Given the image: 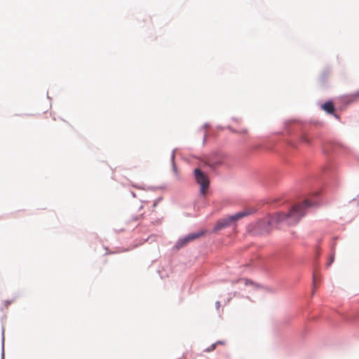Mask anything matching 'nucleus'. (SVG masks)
Masks as SVG:
<instances>
[{"instance_id":"nucleus-1","label":"nucleus","mask_w":359,"mask_h":359,"mask_svg":"<svg viewBox=\"0 0 359 359\" xmlns=\"http://www.w3.org/2000/svg\"><path fill=\"white\" fill-rule=\"evenodd\" d=\"M312 204L308 200H305L302 203L294 205L287 214L281 212L273 214L269 223L273 224L285 220L289 224H295L305 215L306 210Z\"/></svg>"},{"instance_id":"nucleus-2","label":"nucleus","mask_w":359,"mask_h":359,"mask_svg":"<svg viewBox=\"0 0 359 359\" xmlns=\"http://www.w3.org/2000/svg\"><path fill=\"white\" fill-rule=\"evenodd\" d=\"M247 215H248V213L246 212H238L232 216H230L227 218H224L222 220H219L217 223L216 226H215L214 231H217L223 228H225V227L229 226L232 222L238 220Z\"/></svg>"},{"instance_id":"nucleus-3","label":"nucleus","mask_w":359,"mask_h":359,"mask_svg":"<svg viewBox=\"0 0 359 359\" xmlns=\"http://www.w3.org/2000/svg\"><path fill=\"white\" fill-rule=\"evenodd\" d=\"M194 174L196 182L201 185V194L205 196L209 187V180L198 168L194 170Z\"/></svg>"},{"instance_id":"nucleus-4","label":"nucleus","mask_w":359,"mask_h":359,"mask_svg":"<svg viewBox=\"0 0 359 359\" xmlns=\"http://www.w3.org/2000/svg\"><path fill=\"white\" fill-rule=\"evenodd\" d=\"M204 233L203 231H201L198 233H191L185 236L184 238L180 239L176 244V247L177 248H180L184 245H186L187 243H189L191 241H193L196 240V238H199Z\"/></svg>"},{"instance_id":"nucleus-5","label":"nucleus","mask_w":359,"mask_h":359,"mask_svg":"<svg viewBox=\"0 0 359 359\" xmlns=\"http://www.w3.org/2000/svg\"><path fill=\"white\" fill-rule=\"evenodd\" d=\"M223 162L222 158L219 157V159L217 161H214L212 159L208 160V164L212 169L216 168L217 166L220 165Z\"/></svg>"},{"instance_id":"nucleus-6","label":"nucleus","mask_w":359,"mask_h":359,"mask_svg":"<svg viewBox=\"0 0 359 359\" xmlns=\"http://www.w3.org/2000/svg\"><path fill=\"white\" fill-rule=\"evenodd\" d=\"M323 109L329 114H332L334 111V107L332 102H327L323 105Z\"/></svg>"},{"instance_id":"nucleus-7","label":"nucleus","mask_w":359,"mask_h":359,"mask_svg":"<svg viewBox=\"0 0 359 359\" xmlns=\"http://www.w3.org/2000/svg\"><path fill=\"white\" fill-rule=\"evenodd\" d=\"M216 344H214L211 345V346H210V347H209V348L207 349V351L210 352V351H213V350L215 348V347H216Z\"/></svg>"},{"instance_id":"nucleus-8","label":"nucleus","mask_w":359,"mask_h":359,"mask_svg":"<svg viewBox=\"0 0 359 359\" xmlns=\"http://www.w3.org/2000/svg\"><path fill=\"white\" fill-rule=\"evenodd\" d=\"M302 141L304 142H309V139L306 136H304L302 137Z\"/></svg>"},{"instance_id":"nucleus-9","label":"nucleus","mask_w":359,"mask_h":359,"mask_svg":"<svg viewBox=\"0 0 359 359\" xmlns=\"http://www.w3.org/2000/svg\"><path fill=\"white\" fill-rule=\"evenodd\" d=\"M241 133H247V130L243 129V130H242V132H241Z\"/></svg>"},{"instance_id":"nucleus-10","label":"nucleus","mask_w":359,"mask_h":359,"mask_svg":"<svg viewBox=\"0 0 359 359\" xmlns=\"http://www.w3.org/2000/svg\"><path fill=\"white\" fill-rule=\"evenodd\" d=\"M172 159H174V154H172Z\"/></svg>"},{"instance_id":"nucleus-11","label":"nucleus","mask_w":359,"mask_h":359,"mask_svg":"<svg viewBox=\"0 0 359 359\" xmlns=\"http://www.w3.org/2000/svg\"><path fill=\"white\" fill-rule=\"evenodd\" d=\"M2 359H4V354H3V355H2Z\"/></svg>"}]
</instances>
